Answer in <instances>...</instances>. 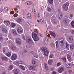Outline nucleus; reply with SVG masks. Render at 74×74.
Segmentation results:
<instances>
[{"label": "nucleus", "mask_w": 74, "mask_h": 74, "mask_svg": "<svg viewBox=\"0 0 74 74\" xmlns=\"http://www.w3.org/2000/svg\"><path fill=\"white\" fill-rule=\"evenodd\" d=\"M38 33L34 31L32 34V37L34 41H38L40 38L37 36Z\"/></svg>", "instance_id": "1"}, {"label": "nucleus", "mask_w": 74, "mask_h": 74, "mask_svg": "<svg viewBox=\"0 0 74 74\" xmlns=\"http://www.w3.org/2000/svg\"><path fill=\"white\" fill-rule=\"evenodd\" d=\"M27 42L30 44H32L33 43V41L32 40L31 38L29 36L27 38Z\"/></svg>", "instance_id": "2"}, {"label": "nucleus", "mask_w": 74, "mask_h": 74, "mask_svg": "<svg viewBox=\"0 0 74 74\" xmlns=\"http://www.w3.org/2000/svg\"><path fill=\"white\" fill-rule=\"evenodd\" d=\"M59 43L60 45L63 46L64 44V40L63 38L60 39L59 40Z\"/></svg>", "instance_id": "3"}, {"label": "nucleus", "mask_w": 74, "mask_h": 74, "mask_svg": "<svg viewBox=\"0 0 74 74\" xmlns=\"http://www.w3.org/2000/svg\"><path fill=\"white\" fill-rule=\"evenodd\" d=\"M32 65L33 67H35L38 66V63L36 61L32 60Z\"/></svg>", "instance_id": "4"}, {"label": "nucleus", "mask_w": 74, "mask_h": 74, "mask_svg": "<svg viewBox=\"0 0 74 74\" xmlns=\"http://www.w3.org/2000/svg\"><path fill=\"white\" fill-rule=\"evenodd\" d=\"M51 21L53 24H56V17L55 16H53L51 18Z\"/></svg>", "instance_id": "5"}, {"label": "nucleus", "mask_w": 74, "mask_h": 74, "mask_svg": "<svg viewBox=\"0 0 74 74\" xmlns=\"http://www.w3.org/2000/svg\"><path fill=\"white\" fill-rule=\"evenodd\" d=\"M15 20L17 22L19 23L23 21V19L21 17H18L16 18H15Z\"/></svg>", "instance_id": "6"}, {"label": "nucleus", "mask_w": 74, "mask_h": 74, "mask_svg": "<svg viewBox=\"0 0 74 74\" xmlns=\"http://www.w3.org/2000/svg\"><path fill=\"white\" fill-rule=\"evenodd\" d=\"M69 3H66L63 5V7L64 8L65 10H68V7H69Z\"/></svg>", "instance_id": "7"}, {"label": "nucleus", "mask_w": 74, "mask_h": 74, "mask_svg": "<svg viewBox=\"0 0 74 74\" xmlns=\"http://www.w3.org/2000/svg\"><path fill=\"white\" fill-rule=\"evenodd\" d=\"M16 58H17V55L16 54H13L11 57V59L13 60H16Z\"/></svg>", "instance_id": "8"}, {"label": "nucleus", "mask_w": 74, "mask_h": 74, "mask_svg": "<svg viewBox=\"0 0 74 74\" xmlns=\"http://www.w3.org/2000/svg\"><path fill=\"white\" fill-rule=\"evenodd\" d=\"M17 32L18 33H20V34H21V33H23V29L21 27H19L17 29Z\"/></svg>", "instance_id": "9"}, {"label": "nucleus", "mask_w": 74, "mask_h": 74, "mask_svg": "<svg viewBox=\"0 0 74 74\" xmlns=\"http://www.w3.org/2000/svg\"><path fill=\"white\" fill-rule=\"evenodd\" d=\"M29 69L31 70V72H33V74H35L36 73L35 72L33 71L34 70V69L33 67H32V66H30L29 68Z\"/></svg>", "instance_id": "10"}, {"label": "nucleus", "mask_w": 74, "mask_h": 74, "mask_svg": "<svg viewBox=\"0 0 74 74\" xmlns=\"http://www.w3.org/2000/svg\"><path fill=\"white\" fill-rule=\"evenodd\" d=\"M32 3L33 2L31 1H27L25 3V4L27 5H31V4H32Z\"/></svg>", "instance_id": "11"}, {"label": "nucleus", "mask_w": 74, "mask_h": 74, "mask_svg": "<svg viewBox=\"0 0 74 74\" xmlns=\"http://www.w3.org/2000/svg\"><path fill=\"white\" fill-rule=\"evenodd\" d=\"M12 33L14 36H16L17 33H16V31L15 29H13L12 31Z\"/></svg>", "instance_id": "12"}, {"label": "nucleus", "mask_w": 74, "mask_h": 74, "mask_svg": "<svg viewBox=\"0 0 74 74\" xmlns=\"http://www.w3.org/2000/svg\"><path fill=\"white\" fill-rule=\"evenodd\" d=\"M63 17V13L62 12H60V14H59V15L58 16V18L60 19H62V17Z\"/></svg>", "instance_id": "13"}, {"label": "nucleus", "mask_w": 74, "mask_h": 74, "mask_svg": "<svg viewBox=\"0 0 74 74\" xmlns=\"http://www.w3.org/2000/svg\"><path fill=\"white\" fill-rule=\"evenodd\" d=\"M49 53V51L48 50H47L44 52V54L46 56H48Z\"/></svg>", "instance_id": "14"}, {"label": "nucleus", "mask_w": 74, "mask_h": 74, "mask_svg": "<svg viewBox=\"0 0 74 74\" xmlns=\"http://www.w3.org/2000/svg\"><path fill=\"white\" fill-rule=\"evenodd\" d=\"M65 25H67L68 23V19L67 18H65L63 21Z\"/></svg>", "instance_id": "15"}, {"label": "nucleus", "mask_w": 74, "mask_h": 74, "mask_svg": "<svg viewBox=\"0 0 74 74\" xmlns=\"http://www.w3.org/2000/svg\"><path fill=\"white\" fill-rule=\"evenodd\" d=\"M66 66L67 68H71V67H72V66L71 65V64L69 63L67 64L66 65Z\"/></svg>", "instance_id": "16"}, {"label": "nucleus", "mask_w": 74, "mask_h": 74, "mask_svg": "<svg viewBox=\"0 0 74 74\" xmlns=\"http://www.w3.org/2000/svg\"><path fill=\"white\" fill-rule=\"evenodd\" d=\"M27 18L29 19H31L32 18V14L30 13H29L27 15Z\"/></svg>", "instance_id": "17"}, {"label": "nucleus", "mask_w": 74, "mask_h": 74, "mask_svg": "<svg viewBox=\"0 0 74 74\" xmlns=\"http://www.w3.org/2000/svg\"><path fill=\"white\" fill-rule=\"evenodd\" d=\"M1 59L3 60H5V61L8 60V58L6 57L5 56L2 57L1 58Z\"/></svg>", "instance_id": "18"}, {"label": "nucleus", "mask_w": 74, "mask_h": 74, "mask_svg": "<svg viewBox=\"0 0 74 74\" xmlns=\"http://www.w3.org/2000/svg\"><path fill=\"white\" fill-rule=\"evenodd\" d=\"M41 50L42 51V52H44L45 51H46L47 50H48L47 48L45 47H42L41 48Z\"/></svg>", "instance_id": "19"}, {"label": "nucleus", "mask_w": 74, "mask_h": 74, "mask_svg": "<svg viewBox=\"0 0 74 74\" xmlns=\"http://www.w3.org/2000/svg\"><path fill=\"white\" fill-rule=\"evenodd\" d=\"M64 68H60L58 70V72L59 73H62L63 71H64Z\"/></svg>", "instance_id": "20"}, {"label": "nucleus", "mask_w": 74, "mask_h": 74, "mask_svg": "<svg viewBox=\"0 0 74 74\" xmlns=\"http://www.w3.org/2000/svg\"><path fill=\"white\" fill-rule=\"evenodd\" d=\"M3 37V34H2L0 33V41H3V39L2 38Z\"/></svg>", "instance_id": "21"}, {"label": "nucleus", "mask_w": 74, "mask_h": 74, "mask_svg": "<svg viewBox=\"0 0 74 74\" xmlns=\"http://www.w3.org/2000/svg\"><path fill=\"white\" fill-rule=\"evenodd\" d=\"M18 71H19V70L16 69H14L13 70V72L14 74H18Z\"/></svg>", "instance_id": "22"}, {"label": "nucleus", "mask_w": 74, "mask_h": 74, "mask_svg": "<svg viewBox=\"0 0 74 74\" xmlns=\"http://www.w3.org/2000/svg\"><path fill=\"white\" fill-rule=\"evenodd\" d=\"M10 48H11L12 51H14V50L16 49V46L15 45H13L12 47H11Z\"/></svg>", "instance_id": "23"}, {"label": "nucleus", "mask_w": 74, "mask_h": 74, "mask_svg": "<svg viewBox=\"0 0 74 74\" xmlns=\"http://www.w3.org/2000/svg\"><path fill=\"white\" fill-rule=\"evenodd\" d=\"M67 56L69 60L70 61H71V56H70L69 54H68Z\"/></svg>", "instance_id": "24"}, {"label": "nucleus", "mask_w": 74, "mask_h": 74, "mask_svg": "<svg viewBox=\"0 0 74 74\" xmlns=\"http://www.w3.org/2000/svg\"><path fill=\"white\" fill-rule=\"evenodd\" d=\"M3 32L4 33H7V30L5 28H3L2 29Z\"/></svg>", "instance_id": "25"}, {"label": "nucleus", "mask_w": 74, "mask_h": 74, "mask_svg": "<svg viewBox=\"0 0 74 74\" xmlns=\"http://www.w3.org/2000/svg\"><path fill=\"white\" fill-rule=\"evenodd\" d=\"M53 61L51 60H49L48 61V63L49 65H52Z\"/></svg>", "instance_id": "26"}, {"label": "nucleus", "mask_w": 74, "mask_h": 74, "mask_svg": "<svg viewBox=\"0 0 74 74\" xmlns=\"http://www.w3.org/2000/svg\"><path fill=\"white\" fill-rule=\"evenodd\" d=\"M13 67L14 66L13 65H10L8 68V70H11Z\"/></svg>", "instance_id": "27"}, {"label": "nucleus", "mask_w": 74, "mask_h": 74, "mask_svg": "<svg viewBox=\"0 0 74 74\" xmlns=\"http://www.w3.org/2000/svg\"><path fill=\"white\" fill-rule=\"evenodd\" d=\"M6 56H8V57H10L11 56V53L10 52H9L6 54Z\"/></svg>", "instance_id": "28"}, {"label": "nucleus", "mask_w": 74, "mask_h": 74, "mask_svg": "<svg viewBox=\"0 0 74 74\" xmlns=\"http://www.w3.org/2000/svg\"><path fill=\"white\" fill-rule=\"evenodd\" d=\"M19 67L20 68L23 70H25V68L22 65H20L19 66Z\"/></svg>", "instance_id": "29"}, {"label": "nucleus", "mask_w": 74, "mask_h": 74, "mask_svg": "<svg viewBox=\"0 0 74 74\" xmlns=\"http://www.w3.org/2000/svg\"><path fill=\"white\" fill-rule=\"evenodd\" d=\"M50 34L54 38H55V37L56 36V35L55 34V33H51Z\"/></svg>", "instance_id": "30"}, {"label": "nucleus", "mask_w": 74, "mask_h": 74, "mask_svg": "<svg viewBox=\"0 0 74 74\" xmlns=\"http://www.w3.org/2000/svg\"><path fill=\"white\" fill-rule=\"evenodd\" d=\"M16 43H18V42H21V39L18 38H17L16 40Z\"/></svg>", "instance_id": "31"}, {"label": "nucleus", "mask_w": 74, "mask_h": 74, "mask_svg": "<svg viewBox=\"0 0 74 74\" xmlns=\"http://www.w3.org/2000/svg\"><path fill=\"white\" fill-rule=\"evenodd\" d=\"M45 66L46 70H48V65H47V63H45Z\"/></svg>", "instance_id": "32"}, {"label": "nucleus", "mask_w": 74, "mask_h": 74, "mask_svg": "<svg viewBox=\"0 0 74 74\" xmlns=\"http://www.w3.org/2000/svg\"><path fill=\"white\" fill-rule=\"evenodd\" d=\"M69 40L71 41H72L73 40V37L72 36H70L69 38Z\"/></svg>", "instance_id": "33"}, {"label": "nucleus", "mask_w": 74, "mask_h": 74, "mask_svg": "<svg viewBox=\"0 0 74 74\" xmlns=\"http://www.w3.org/2000/svg\"><path fill=\"white\" fill-rule=\"evenodd\" d=\"M18 63L19 64H23L24 63L21 60H19L18 61Z\"/></svg>", "instance_id": "34"}, {"label": "nucleus", "mask_w": 74, "mask_h": 74, "mask_svg": "<svg viewBox=\"0 0 74 74\" xmlns=\"http://www.w3.org/2000/svg\"><path fill=\"white\" fill-rule=\"evenodd\" d=\"M10 23L9 21H7V22L6 23V26H10Z\"/></svg>", "instance_id": "35"}, {"label": "nucleus", "mask_w": 74, "mask_h": 74, "mask_svg": "<svg viewBox=\"0 0 74 74\" xmlns=\"http://www.w3.org/2000/svg\"><path fill=\"white\" fill-rule=\"evenodd\" d=\"M44 42L45 43V44H47L48 43V39L47 38L45 39V40Z\"/></svg>", "instance_id": "36"}, {"label": "nucleus", "mask_w": 74, "mask_h": 74, "mask_svg": "<svg viewBox=\"0 0 74 74\" xmlns=\"http://www.w3.org/2000/svg\"><path fill=\"white\" fill-rule=\"evenodd\" d=\"M56 48H59V45H58V41H57L56 42Z\"/></svg>", "instance_id": "37"}, {"label": "nucleus", "mask_w": 74, "mask_h": 74, "mask_svg": "<svg viewBox=\"0 0 74 74\" xmlns=\"http://www.w3.org/2000/svg\"><path fill=\"white\" fill-rule=\"evenodd\" d=\"M66 48H69V43L67 42H66Z\"/></svg>", "instance_id": "38"}, {"label": "nucleus", "mask_w": 74, "mask_h": 74, "mask_svg": "<svg viewBox=\"0 0 74 74\" xmlns=\"http://www.w3.org/2000/svg\"><path fill=\"white\" fill-rule=\"evenodd\" d=\"M48 2L49 4L53 3V0H48Z\"/></svg>", "instance_id": "39"}, {"label": "nucleus", "mask_w": 74, "mask_h": 74, "mask_svg": "<svg viewBox=\"0 0 74 74\" xmlns=\"http://www.w3.org/2000/svg\"><path fill=\"white\" fill-rule=\"evenodd\" d=\"M71 26L72 27L74 28V22L73 21L71 23Z\"/></svg>", "instance_id": "40"}, {"label": "nucleus", "mask_w": 74, "mask_h": 74, "mask_svg": "<svg viewBox=\"0 0 74 74\" xmlns=\"http://www.w3.org/2000/svg\"><path fill=\"white\" fill-rule=\"evenodd\" d=\"M32 12H33L34 14H36V12L35 9L34 8L32 9Z\"/></svg>", "instance_id": "41"}, {"label": "nucleus", "mask_w": 74, "mask_h": 74, "mask_svg": "<svg viewBox=\"0 0 74 74\" xmlns=\"http://www.w3.org/2000/svg\"><path fill=\"white\" fill-rule=\"evenodd\" d=\"M47 10L49 12H50L51 10H52V9L50 7H48L47 9Z\"/></svg>", "instance_id": "42"}, {"label": "nucleus", "mask_w": 74, "mask_h": 74, "mask_svg": "<svg viewBox=\"0 0 74 74\" xmlns=\"http://www.w3.org/2000/svg\"><path fill=\"white\" fill-rule=\"evenodd\" d=\"M8 8H5L4 9V10L5 11V12H7V11H8Z\"/></svg>", "instance_id": "43"}, {"label": "nucleus", "mask_w": 74, "mask_h": 74, "mask_svg": "<svg viewBox=\"0 0 74 74\" xmlns=\"http://www.w3.org/2000/svg\"><path fill=\"white\" fill-rule=\"evenodd\" d=\"M70 48L71 49H73L74 48V45H71L70 46Z\"/></svg>", "instance_id": "44"}, {"label": "nucleus", "mask_w": 74, "mask_h": 74, "mask_svg": "<svg viewBox=\"0 0 74 74\" xmlns=\"http://www.w3.org/2000/svg\"><path fill=\"white\" fill-rule=\"evenodd\" d=\"M11 26L12 27H15V24L14 23H13L12 24H11Z\"/></svg>", "instance_id": "45"}, {"label": "nucleus", "mask_w": 74, "mask_h": 74, "mask_svg": "<svg viewBox=\"0 0 74 74\" xmlns=\"http://www.w3.org/2000/svg\"><path fill=\"white\" fill-rule=\"evenodd\" d=\"M34 56V57H35V58H38V56L37 54H35Z\"/></svg>", "instance_id": "46"}, {"label": "nucleus", "mask_w": 74, "mask_h": 74, "mask_svg": "<svg viewBox=\"0 0 74 74\" xmlns=\"http://www.w3.org/2000/svg\"><path fill=\"white\" fill-rule=\"evenodd\" d=\"M40 21H41V23L42 24H43V23H44V20H42V19H41Z\"/></svg>", "instance_id": "47"}, {"label": "nucleus", "mask_w": 74, "mask_h": 74, "mask_svg": "<svg viewBox=\"0 0 74 74\" xmlns=\"http://www.w3.org/2000/svg\"><path fill=\"white\" fill-rule=\"evenodd\" d=\"M63 60H64V62H66V58H63Z\"/></svg>", "instance_id": "48"}, {"label": "nucleus", "mask_w": 74, "mask_h": 74, "mask_svg": "<svg viewBox=\"0 0 74 74\" xmlns=\"http://www.w3.org/2000/svg\"><path fill=\"white\" fill-rule=\"evenodd\" d=\"M23 52H25V53H27V51H26V49H24L23 50Z\"/></svg>", "instance_id": "49"}, {"label": "nucleus", "mask_w": 74, "mask_h": 74, "mask_svg": "<svg viewBox=\"0 0 74 74\" xmlns=\"http://www.w3.org/2000/svg\"><path fill=\"white\" fill-rule=\"evenodd\" d=\"M17 44V45H21V42H18V43H16Z\"/></svg>", "instance_id": "50"}, {"label": "nucleus", "mask_w": 74, "mask_h": 74, "mask_svg": "<svg viewBox=\"0 0 74 74\" xmlns=\"http://www.w3.org/2000/svg\"><path fill=\"white\" fill-rule=\"evenodd\" d=\"M72 34H74V30H72L71 31Z\"/></svg>", "instance_id": "51"}, {"label": "nucleus", "mask_w": 74, "mask_h": 74, "mask_svg": "<svg viewBox=\"0 0 74 74\" xmlns=\"http://www.w3.org/2000/svg\"><path fill=\"white\" fill-rule=\"evenodd\" d=\"M3 53H4L5 52V48H3Z\"/></svg>", "instance_id": "52"}, {"label": "nucleus", "mask_w": 74, "mask_h": 74, "mask_svg": "<svg viewBox=\"0 0 74 74\" xmlns=\"http://www.w3.org/2000/svg\"><path fill=\"white\" fill-rule=\"evenodd\" d=\"M57 66H60V62L58 63L57 64Z\"/></svg>", "instance_id": "53"}, {"label": "nucleus", "mask_w": 74, "mask_h": 74, "mask_svg": "<svg viewBox=\"0 0 74 74\" xmlns=\"http://www.w3.org/2000/svg\"><path fill=\"white\" fill-rule=\"evenodd\" d=\"M70 17L71 18H73V15L71 14H70Z\"/></svg>", "instance_id": "54"}, {"label": "nucleus", "mask_w": 74, "mask_h": 74, "mask_svg": "<svg viewBox=\"0 0 74 74\" xmlns=\"http://www.w3.org/2000/svg\"><path fill=\"white\" fill-rule=\"evenodd\" d=\"M34 52H33V51H32L30 52V55H34Z\"/></svg>", "instance_id": "55"}, {"label": "nucleus", "mask_w": 74, "mask_h": 74, "mask_svg": "<svg viewBox=\"0 0 74 74\" xmlns=\"http://www.w3.org/2000/svg\"><path fill=\"white\" fill-rule=\"evenodd\" d=\"M17 16H18V14H14V17H16Z\"/></svg>", "instance_id": "56"}, {"label": "nucleus", "mask_w": 74, "mask_h": 74, "mask_svg": "<svg viewBox=\"0 0 74 74\" xmlns=\"http://www.w3.org/2000/svg\"><path fill=\"white\" fill-rule=\"evenodd\" d=\"M49 57L51 58H53V56L51 54V55Z\"/></svg>", "instance_id": "57"}, {"label": "nucleus", "mask_w": 74, "mask_h": 74, "mask_svg": "<svg viewBox=\"0 0 74 74\" xmlns=\"http://www.w3.org/2000/svg\"><path fill=\"white\" fill-rule=\"evenodd\" d=\"M10 13L11 14H14V12L13 11H12Z\"/></svg>", "instance_id": "58"}, {"label": "nucleus", "mask_w": 74, "mask_h": 74, "mask_svg": "<svg viewBox=\"0 0 74 74\" xmlns=\"http://www.w3.org/2000/svg\"><path fill=\"white\" fill-rule=\"evenodd\" d=\"M3 10L2 9H0V12H3Z\"/></svg>", "instance_id": "59"}, {"label": "nucleus", "mask_w": 74, "mask_h": 74, "mask_svg": "<svg viewBox=\"0 0 74 74\" xmlns=\"http://www.w3.org/2000/svg\"><path fill=\"white\" fill-rule=\"evenodd\" d=\"M40 16V13H38V18H39Z\"/></svg>", "instance_id": "60"}, {"label": "nucleus", "mask_w": 74, "mask_h": 74, "mask_svg": "<svg viewBox=\"0 0 74 74\" xmlns=\"http://www.w3.org/2000/svg\"><path fill=\"white\" fill-rule=\"evenodd\" d=\"M3 3V0H0V4H1Z\"/></svg>", "instance_id": "61"}, {"label": "nucleus", "mask_w": 74, "mask_h": 74, "mask_svg": "<svg viewBox=\"0 0 74 74\" xmlns=\"http://www.w3.org/2000/svg\"><path fill=\"white\" fill-rule=\"evenodd\" d=\"M52 74H56V72L55 71H53L52 72Z\"/></svg>", "instance_id": "62"}, {"label": "nucleus", "mask_w": 74, "mask_h": 74, "mask_svg": "<svg viewBox=\"0 0 74 74\" xmlns=\"http://www.w3.org/2000/svg\"><path fill=\"white\" fill-rule=\"evenodd\" d=\"M39 36H40V37H42V34H39Z\"/></svg>", "instance_id": "63"}, {"label": "nucleus", "mask_w": 74, "mask_h": 74, "mask_svg": "<svg viewBox=\"0 0 74 74\" xmlns=\"http://www.w3.org/2000/svg\"><path fill=\"white\" fill-rule=\"evenodd\" d=\"M64 74H67V72L65 71L64 72Z\"/></svg>", "instance_id": "64"}]
</instances>
